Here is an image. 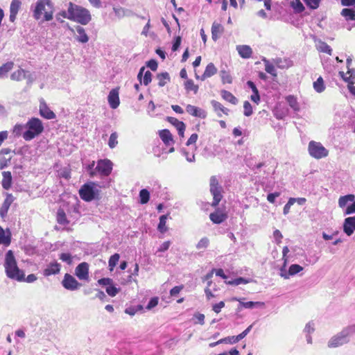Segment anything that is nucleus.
Returning a JSON list of instances; mask_svg holds the SVG:
<instances>
[{"mask_svg": "<svg viewBox=\"0 0 355 355\" xmlns=\"http://www.w3.org/2000/svg\"><path fill=\"white\" fill-rule=\"evenodd\" d=\"M94 165H95V162H94V161H93L87 167V171L91 177H94L97 174V171H96V168H94Z\"/></svg>", "mask_w": 355, "mask_h": 355, "instance_id": "bf43d9fd", "label": "nucleus"}, {"mask_svg": "<svg viewBox=\"0 0 355 355\" xmlns=\"http://www.w3.org/2000/svg\"><path fill=\"white\" fill-rule=\"evenodd\" d=\"M4 267L6 275L9 278L18 282H23L24 280V273L18 268L15 258L11 250H9L6 254Z\"/></svg>", "mask_w": 355, "mask_h": 355, "instance_id": "f03ea898", "label": "nucleus"}, {"mask_svg": "<svg viewBox=\"0 0 355 355\" xmlns=\"http://www.w3.org/2000/svg\"><path fill=\"white\" fill-rule=\"evenodd\" d=\"M220 78H221V80H222V82L223 84L232 83V76L227 71H225L224 70L220 71Z\"/></svg>", "mask_w": 355, "mask_h": 355, "instance_id": "8fccbe9b", "label": "nucleus"}, {"mask_svg": "<svg viewBox=\"0 0 355 355\" xmlns=\"http://www.w3.org/2000/svg\"><path fill=\"white\" fill-rule=\"evenodd\" d=\"M63 287L69 291H75L78 289L82 284L79 283L75 277L69 273H66L62 281Z\"/></svg>", "mask_w": 355, "mask_h": 355, "instance_id": "1a4fd4ad", "label": "nucleus"}, {"mask_svg": "<svg viewBox=\"0 0 355 355\" xmlns=\"http://www.w3.org/2000/svg\"><path fill=\"white\" fill-rule=\"evenodd\" d=\"M3 180H2V187L4 189H9L11 187L12 184V175L11 173L9 171H3L2 173Z\"/></svg>", "mask_w": 355, "mask_h": 355, "instance_id": "c756f323", "label": "nucleus"}, {"mask_svg": "<svg viewBox=\"0 0 355 355\" xmlns=\"http://www.w3.org/2000/svg\"><path fill=\"white\" fill-rule=\"evenodd\" d=\"M306 5L311 9H317L321 0H303Z\"/></svg>", "mask_w": 355, "mask_h": 355, "instance_id": "603ef678", "label": "nucleus"}, {"mask_svg": "<svg viewBox=\"0 0 355 355\" xmlns=\"http://www.w3.org/2000/svg\"><path fill=\"white\" fill-rule=\"evenodd\" d=\"M119 257H120L119 254L117 253H116L110 257V258L109 259V266H110L111 270H112L114 267H115L116 265L117 264V263L119 260Z\"/></svg>", "mask_w": 355, "mask_h": 355, "instance_id": "5fc2aeb1", "label": "nucleus"}, {"mask_svg": "<svg viewBox=\"0 0 355 355\" xmlns=\"http://www.w3.org/2000/svg\"><path fill=\"white\" fill-rule=\"evenodd\" d=\"M236 49L240 56L243 58H249L252 55V49L248 45L237 46Z\"/></svg>", "mask_w": 355, "mask_h": 355, "instance_id": "cd10ccee", "label": "nucleus"}, {"mask_svg": "<svg viewBox=\"0 0 355 355\" xmlns=\"http://www.w3.org/2000/svg\"><path fill=\"white\" fill-rule=\"evenodd\" d=\"M338 232L327 234L326 232L322 233V237L325 241H333V244H338L340 242L337 238Z\"/></svg>", "mask_w": 355, "mask_h": 355, "instance_id": "37998d69", "label": "nucleus"}, {"mask_svg": "<svg viewBox=\"0 0 355 355\" xmlns=\"http://www.w3.org/2000/svg\"><path fill=\"white\" fill-rule=\"evenodd\" d=\"M152 80V73L149 71H146L144 73L143 78V83L144 85H148Z\"/></svg>", "mask_w": 355, "mask_h": 355, "instance_id": "052dcab7", "label": "nucleus"}, {"mask_svg": "<svg viewBox=\"0 0 355 355\" xmlns=\"http://www.w3.org/2000/svg\"><path fill=\"white\" fill-rule=\"evenodd\" d=\"M75 274L80 280H89V264L83 262L77 266L75 270Z\"/></svg>", "mask_w": 355, "mask_h": 355, "instance_id": "9d476101", "label": "nucleus"}, {"mask_svg": "<svg viewBox=\"0 0 355 355\" xmlns=\"http://www.w3.org/2000/svg\"><path fill=\"white\" fill-rule=\"evenodd\" d=\"M11 153L15 154V152L10 148H3L0 150V169H3L8 166L12 159Z\"/></svg>", "mask_w": 355, "mask_h": 355, "instance_id": "9b49d317", "label": "nucleus"}, {"mask_svg": "<svg viewBox=\"0 0 355 355\" xmlns=\"http://www.w3.org/2000/svg\"><path fill=\"white\" fill-rule=\"evenodd\" d=\"M157 79L158 80V85L159 87H164L168 83L170 82V76L167 72H163L157 75Z\"/></svg>", "mask_w": 355, "mask_h": 355, "instance_id": "2f4dec72", "label": "nucleus"}, {"mask_svg": "<svg viewBox=\"0 0 355 355\" xmlns=\"http://www.w3.org/2000/svg\"><path fill=\"white\" fill-rule=\"evenodd\" d=\"M262 61L265 65V70L267 73L271 74L272 76H277V72L275 68L272 64H271L269 60L266 58L262 59Z\"/></svg>", "mask_w": 355, "mask_h": 355, "instance_id": "ea45409f", "label": "nucleus"}, {"mask_svg": "<svg viewBox=\"0 0 355 355\" xmlns=\"http://www.w3.org/2000/svg\"><path fill=\"white\" fill-rule=\"evenodd\" d=\"M60 259L64 262L71 263L72 261L71 256L69 253H62L60 256Z\"/></svg>", "mask_w": 355, "mask_h": 355, "instance_id": "338daca9", "label": "nucleus"}, {"mask_svg": "<svg viewBox=\"0 0 355 355\" xmlns=\"http://www.w3.org/2000/svg\"><path fill=\"white\" fill-rule=\"evenodd\" d=\"M60 271V265L57 262L49 263L47 267L44 270L43 275L45 277H49L52 275H57Z\"/></svg>", "mask_w": 355, "mask_h": 355, "instance_id": "6ab92c4d", "label": "nucleus"}, {"mask_svg": "<svg viewBox=\"0 0 355 355\" xmlns=\"http://www.w3.org/2000/svg\"><path fill=\"white\" fill-rule=\"evenodd\" d=\"M313 88L314 89L318 92L321 93L325 89L324 81L322 77H319L314 83H313Z\"/></svg>", "mask_w": 355, "mask_h": 355, "instance_id": "79ce46f5", "label": "nucleus"}, {"mask_svg": "<svg viewBox=\"0 0 355 355\" xmlns=\"http://www.w3.org/2000/svg\"><path fill=\"white\" fill-rule=\"evenodd\" d=\"M74 34L76 39L80 43H87L89 41V37L85 33V30L80 26H75L74 29L71 30Z\"/></svg>", "mask_w": 355, "mask_h": 355, "instance_id": "4468645a", "label": "nucleus"}, {"mask_svg": "<svg viewBox=\"0 0 355 355\" xmlns=\"http://www.w3.org/2000/svg\"><path fill=\"white\" fill-rule=\"evenodd\" d=\"M108 102L112 109H116L119 105V92L117 89H113L110 92Z\"/></svg>", "mask_w": 355, "mask_h": 355, "instance_id": "a211bd4d", "label": "nucleus"}, {"mask_svg": "<svg viewBox=\"0 0 355 355\" xmlns=\"http://www.w3.org/2000/svg\"><path fill=\"white\" fill-rule=\"evenodd\" d=\"M225 306V302L223 301H220V302L215 304L213 305L212 310L216 313H219L221 311V309Z\"/></svg>", "mask_w": 355, "mask_h": 355, "instance_id": "0e129e2a", "label": "nucleus"}, {"mask_svg": "<svg viewBox=\"0 0 355 355\" xmlns=\"http://www.w3.org/2000/svg\"><path fill=\"white\" fill-rule=\"evenodd\" d=\"M158 304V298L157 297H153L150 300L146 309H151Z\"/></svg>", "mask_w": 355, "mask_h": 355, "instance_id": "774afa93", "label": "nucleus"}, {"mask_svg": "<svg viewBox=\"0 0 355 355\" xmlns=\"http://www.w3.org/2000/svg\"><path fill=\"white\" fill-rule=\"evenodd\" d=\"M40 113L42 116L47 119H53L55 118V114L49 109L44 100L40 101Z\"/></svg>", "mask_w": 355, "mask_h": 355, "instance_id": "2eb2a0df", "label": "nucleus"}, {"mask_svg": "<svg viewBox=\"0 0 355 355\" xmlns=\"http://www.w3.org/2000/svg\"><path fill=\"white\" fill-rule=\"evenodd\" d=\"M112 162L109 159L98 160L96 166L97 173L103 176H108L112 172Z\"/></svg>", "mask_w": 355, "mask_h": 355, "instance_id": "6e6552de", "label": "nucleus"}, {"mask_svg": "<svg viewBox=\"0 0 355 355\" xmlns=\"http://www.w3.org/2000/svg\"><path fill=\"white\" fill-rule=\"evenodd\" d=\"M343 231L348 235H352L355 231V216L347 217L344 220Z\"/></svg>", "mask_w": 355, "mask_h": 355, "instance_id": "ddd939ff", "label": "nucleus"}, {"mask_svg": "<svg viewBox=\"0 0 355 355\" xmlns=\"http://www.w3.org/2000/svg\"><path fill=\"white\" fill-rule=\"evenodd\" d=\"M26 130L23 133V138L26 141H31L39 136L44 130V126L40 119L31 118L25 125Z\"/></svg>", "mask_w": 355, "mask_h": 355, "instance_id": "7ed1b4c3", "label": "nucleus"}, {"mask_svg": "<svg viewBox=\"0 0 355 355\" xmlns=\"http://www.w3.org/2000/svg\"><path fill=\"white\" fill-rule=\"evenodd\" d=\"M21 6L20 0H12L10 6V21L14 22Z\"/></svg>", "mask_w": 355, "mask_h": 355, "instance_id": "f3484780", "label": "nucleus"}, {"mask_svg": "<svg viewBox=\"0 0 355 355\" xmlns=\"http://www.w3.org/2000/svg\"><path fill=\"white\" fill-rule=\"evenodd\" d=\"M185 89L187 91H193L196 94L198 90V86L196 85L192 80H188L184 83Z\"/></svg>", "mask_w": 355, "mask_h": 355, "instance_id": "de8ad7c7", "label": "nucleus"}, {"mask_svg": "<svg viewBox=\"0 0 355 355\" xmlns=\"http://www.w3.org/2000/svg\"><path fill=\"white\" fill-rule=\"evenodd\" d=\"M210 192L213 196L211 205L216 207L223 198V188L219 184L218 180L216 176H211L209 180Z\"/></svg>", "mask_w": 355, "mask_h": 355, "instance_id": "423d86ee", "label": "nucleus"}, {"mask_svg": "<svg viewBox=\"0 0 355 355\" xmlns=\"http://www.w3.org/2000/svg\"><path fill=\"white\" fill-rule=\"evenodd\" d=\"M57 222L63 226H66L69 224V220L67 218L65 212L62 209H59L57 211Z\"/></svg>", "mask_w": 355, "mask_h": 355, "instance_id": "473e14b6", "label": "nucleus"}, {"mask_svg": "<svg viewBox=\"0 0 355 355\" xmlns=\"http://www.w3.org/2000/svg\"><path fill=\"white\" fill-rule=\"evenodd\" d=\"M221 96L226 101L230 102L233 105H236L238 103L237 98L230 92L227 90L221 91Z\"/></svg>", "mask_w": 355, "mask_h": 355, "instance_id": "f704fd0d", "label": "nucleus"}, {"mask_svg": "<svg viewBox=\"0 0 355 355\" xmlns=\"http://www.w3.org/2000/svg\"><path fill=\"white\" fill-rule=\"evenodd\" d=\"M286 101L289 106L295 112L300 110V105L297 101V98L292 95H289L286 97Z\"/></svg>", "mask_w": 355, "mask_h": 355, "instance_id": "58836bf2", "label": "nucleus"}, {"mask_svg": "<svg viewBox=\"0 0 355 355\" xmlns=\"http://www.w3.org/2000/svg\"><path fill=\"white\" fill-rule=\"evenodd\" d=\"M252 327V325H250L246 329H245L243 332H241L238 336H228V337H226L224 338H221V339H220V343L235 344L247 336V334L251 330Z\"/></svg>", "mask_w": 355, "mask_h": 355, "instance_id": "f8f14e48", "label": "nucleus"}, {"mask_svg": "<svg viewBox=\"0 0 355 355\" xmlns=\"http://www.w3.org/2000/svg\"><path fill=\"white\" fill-rule=\"evenodd\" d=\"M186 110L189 114L192 116L202 119L206 117V112L203 110L200 109L194 105H188L186 107Z\"/></svg>", "mask_w": 355, "mask_h": 355, "instance_id": "4be33fe9", "label": "nucleus"}, {"mask_svg": "<svg viewBox=\"0 0 355 355\" xmlns=\"http://www.w3.org/2000/svg\"><path fill=\"white\" fill-rule=\"evenodd\" d=\"M343 333L346 336V337L353 334L355 333V324L350 325L343 330Z\"/></svg>", "mask_w": 355, "mask_h": 355, "instance_id": "e2e57ef3", "label": "nucleus"}, {"mask_svg": "<svg viewBox=\"0 0 355 355\" xmlns=\"http://www.w3.org/2000/svg\"><path fill=\"white\" fill-rule=\"evenodd\" d=\"M341 15L346 20H355V10L352 8H344L341 12Z\"/></svg>", "mask_w": 355, "mask_h": 355, "instance_id": "a19ab883", "label": "nucleus"}, {"mask_svg": "<svg viewBox=\"0 0 355 355\" xmlns=\"http://www.w3.org/2000/svg\"><path fill=\"white\" fill-rule=\"evenodd\" d=\"M289 3L291 7H292L297 13L302 12L305 9L300 0H290Z\"/></svg>", "mask_w": 355, "mask_h": 355, "instance_id": "e433bc0d", "label": "nucleus"}, {"mask_svg": "<svg viewBox=\"0 0 355 355\" xmlns=\"http://www.w3.org/2000/svg\"><path fill=\"white\" fill-rule=\"evenodd\" d=\"M342 77H343L344 80L351 83H355V69H349V70L347 72V74L349 75L348 77H344V73L340 72Z\"/></svg>", "mask_w": 355, "mask_h": 355, "instance_id": "a18cd8bd", "label": "nucleus"}, {"mask_svg": "<svg viewBox=\"0 0 355 355\" xmlns=\"http://www.w3.org/2000/svg\"><path fill=\"white\" fill-rule=\"evenodd\" d=\"M210 220L216 224L223 223L227 218V215L220 210H216L209 215Z\"/></svg>", "mask_w": 355, "mask_h": 355, "instance_id": "5701e85b", "label": "nucleus"}, {"mask_svg": "<svg viewBox=\"0 0 355 355\" xmlns=\"http://www.w3.org/2000/svg\"><path fill=\"white\" fill-rule=\"evenodd\" d=\"M184 288V286L183 285H181V286H176L175 287H173L171 291H170V295L171 296H176L178 295L180 292Z\"/></svg>", "mask_w": 355, "mask_h": 355, "instance_id": "69168bd1", "label": "nucleus"}, {"mask_svg": "<svg viewBox=\"0 0 355 355\" xmlns=\"http://www.w3.org/2000/svg\"><path fill=\"white\" fill-rule=\"evenodd\" d=\"M234 300L238 301L239 302L240 305L241 306V307L245 308V309H252L255 305L261 306H264V302H245L241 301V299H237V298H234Z\"/></svg>", "mask_w": 355, "mask_h": 355, "instance_id": "4c0bfd02", "label": "nucleus"}, {"mask_svg": "<svg viewBox=\"0 0 355 355\" xmlns=\"http://www.w3.org/2000/svg\"><path fill=\"white\" fill-rule=\"evenodd\" d=\"M177 130L178 131V135L180 137H184V133L185 130V125L182 121H177Z\"/></svg>", "mask_w": 355, "mask_h": 355, "instance_id": "680f3d73", "label": "nucleus"}, {"mask_svg": "<svg viewBox=\"0 0 355 355\" xmlns=\"http://www.w3.org/2000/svg\"><path fill=\"white\" fill-rule=\"evenodd\" d=\"M317 49L322 53H326L331 55L332 49L326 42L319 40L316 44Z\"/></svg>", "mask_w": 355, "mask_h": 355, "instance_id": "72a5a7b5", "label": "nucleus"}, {"mask_svg": "<svg viewBox=\"0 0 355 355\" xmlns=\"http://www.w3.org/2000/svg\"><path fill=\"white\" fill-rule=\"evenodd\" d=\"M347 342V337L342 331L338 335L331 338L328 343L329 347H336Z\"/></svg>", "mask_w": 355, "mask_h": 355, "instance_id": "dca6fc26", "label": "nucleus"}, {"mask_svg": "<svg viewBox=\"0 0 355 355\" xmlns=\"http://www.w3.org/2000/svg\"><path fill=\"white\" fill-rule=\"evenodd\" d=\"M223 32V28L220 24L214 22L211 26V37L216 41L221 35Z\"/></svg>", "mask_w": 355, "mask_h": 355, "instance_id": "bb28decb", "label": "nucleus"}, {"mask_svg": "<svg viewBox=\"0 0 355 355\" xmlns=\"http://www.w3.org/2000/svg\"><path fill=\"white\" fill-rule=\"evenodd\" d=\"M139 198L141 204H146L150 199V193L146 189H143L139 191Z\"/></svg>", "mask_w": 355, "mask_h": 355, "instance_id": "c03bdc74", "label": "nucleus"}, {"mask_svg": "<svg viewBox=\"0 0 355 355\" xmlns=\"http://www.w3.org/2000/svg\"><path fill=\"white\" fill-rule=\"evenodd\" d=\"M355 214V199L350 205H349L346 207V209H345L343 210V214L345 216L350 215V214Z\"/></svg>", "mask_w": 355, "mask_h": 355, "instance_id": "13d9d810", "label": "nucleus"}, {"mask_svg": "<svg viewBox=\"0 0 355 355\" xmlns=\"http://www.w3.org/2000/svg\"><path fill=\"white\" fill-rule=\"evenodd\" d=\"M302 267L297 264H293L290 266L288 270V275H294L298 272H300L301 270H302Z\"/></svg>", "mask_w": 355, "mask_h": 355, "instance_id": "4d7b16f0", "label": "nucleus"}, {"mask_svg": "<svg viewBox=\"0 0 355 355\" xmlns=\"http://www.w3.org/2000/svg\"><path fill=\"white\" fill-rule=\"evenodd\" d=\"M26 73H28V71L19 68L11 73L10 79L14 81H21L26 79Z\"/></svg>", "mask_w": 355, "mask_h": 355, "instance_id": "c85d7f7f", "label": "nucleus"}, {"mask_svg": "<svg viewBox=\"0 0 355 355\" xmlns=\"http://www.w3.org/2000/svg\"><path fill=\"white\" fill-rule=\"evenodd\" d=\"M118 135L116 132H112L110 135V137L109 138L108 141V146L111 148H114L118 144L117 141Z\"/></svg>", "mask_w": 355, "mask_h": 355, "instance_id": "3c124183", "label": "nucleus"}, {"mask_svg": "<svg viewBox=\"0 0 355 355\" xmlns=\"http://www.w3.org/2000/svg\"><path fill=\"white\" fill-rule=\"evenodd\" d=\"M24 129H26L25 125L16 124L13 128L12 134L17 137L23 136V133L25 131Z\"/></svg>", "mask_w": 355, "mask_h": 355, "instance_id": "09e8293b", "label": "nucleus"}, {"mask_svg": "<svg viewBox=\"0 0 355 355\" xmlns=\"http://www.w3.org/2000/svg\"><path fill=\"white\" fill-rule=\"evenodd\" d=\"M10 232L8 230L5 231L0 226V244H10Z\"/></svg>", "mask_w": 355, "mask_h": 355, "instance_id": "7c9ffc66", "label": "nucleus"}, {"mask_svg": "<svg viewBox=\"0 0 355 355\" xmlns=\"http://www.w3.org/2000/svg\"><path fill=\"white\" fill-rule=\"evenodd\" d=\"M159 135L162 140V141L166 145V146H171L174 144V141L173 139V136L170 131L167 129H164L162 130H160L159 132Z\"/></svg>", "mask_w": 355, "mask_h": 355, "instance_id": "b1692460", "label": "nucleus"}, {"mask_svg": "<svg viewBox=\"0 0 355 355\" xmlns=\"http://www.w3.org/2000/svg\"><path fill=\"white\" fill-rule=\"evenodd\" d=\"M99 194V190L94 182H89L83 184L79 190L80 198L86 201L90 202L96 198Z\"/></svg>", "mask_w": 355, "mask_h": 355, "instance_id": "39448f33", "label": "nucleus"}, {"mask_svg": "<svg viewBox=\"0 0 355 355\" xmlns=\"http://www.w3.org/2000/svg\"><path fill=\"white\" fill-rule=\"evenodd\" d=\"M167 219V215H162L159 217V222L157 226V229L160 232H164L166 231V222Z\"/></svg>", "mask_w": 355, "mask_h": 355, "instance_id": "49530a36", "label": "nucleus"}, {"mask_svg": "<svg viewBox=\"0 0 355 355\" xmlns=\"http://www.w3.org/2000/svg\"><path fill=\"white\" fill-rule=\"evenodd\" d=\"M14 62H8L0 67V78L6 76L7 73L13 68Z\"/></svg>", "mask_w": 355, "mask_h": 355, "instance_id": "c9c22d12", "label": "nucleus"}, {"mask_svg": "<svg viewBox=\"0 0 355 355\" xmlns=\"http://www.w3.org/2000/svg\"><path fill=\"white\" fill-rule=\"evenodd\" d=\"M211 104L214 107V111L217 112L218 116H222L220 112L225 115H228L230 110L227 108L225 107L220 103L213 100L211 101Z\"/></svg>", "mask_w": 355, "mask_h": 355, "instance_id": "a878e982", "label": "nucleus"}, {"mask_svg": "<svg viewBox=\"0 0 355 355\" xmlns=\"http://www.w3.org/2000/svg\"><path fill=\"white\" fill-rule=\"evenodd\" d=\"M119 291L120 288H117L112 284L106 288V293L111 297L116 296Z\"/></svg>", "mask_w": 355, "mask_h": 355, "instance_id": "6e6d98bb", "label": "nucleus"}, {"mask_svg": "<svg viewBox=\"0 0 355 355\" xmlns=\"http://www.w3.org/2000/svg\"><path fill=\"white\" fill-rule=\"evenodd\" d=\"M13 196L12 194H7L6 199L2 205V207L0 209V215L2 217H4L10 208V206L13 202Z\"/></svg>", "mask_w": 355, "mask_h": 355, "instance_id": "393cba45", "label": "nucleus"}, {"mask_svg": "<svg viewBox=\"0 0 355 355\" xmlns=\"http://www.w3.org/2000/svg\"><path fill=\"white\" fill-rule=\"evenodd\" d=\"M354 200H355V196L354 194H347L340 196L338 199V204L339 207L344 210Z\"/></svg>", "mask_w": 355, "mask_h": 355, "instance_id": "aec40b11", "label": "nucleus"}, {"mask_svg": "<svg viewBox=\"0 0 355 355\" xmlns=\"http://www.w3.org/2000/svg\"><path fill=\"white\" fill-rule=\"evenodd\" d=\"M64 17L77 21L83 25L87 24L92 19L89 11L80 6L70 2Z\"/></svg>", "mask_w": 355, "mask_h": 355, "instance_id": "f257e3e1", "label": "nucleus"}, {"mask_svg": "<svg viewBox=\"0 0 355 355\" xmlns=\"http://www.w3.org/2000/svg\"><path fill=\"white\" fill-rule=\"evenodd\" d=\"M243 109H244L243 114L245 116H250L252 114V113H253L252 107L248 101H246L243 103Z\"/></svg>", "mask_w": 355, "mask_h": 355, "instance_id": "864d4df0", "label": "nucleus"}, {"mask_svg": "<svg viewBox=\"0 0 355 355\" xmlns=\"http://www.w3.org/2000/svg\"><path fill=\"white\" fill-rule=\"evenodd\" d=\"M216 72H217V68L214 66V64L213 63L210 62L207 65L203 74L200 77V80H205V79L210 78L212 76H214V74H216ZM196 78H200V77L197 75H196Z\"/></svg>", "mask_w": 355, "mask_h": 355, "instance_id": "412c9836", "label": "nucleus"}, {"mask_svg": "<svg viewBox=\"0 0 355 355\" xmlns=\"http://www.w3.org/2000/svg\"><path fill=\"white\" fill-rule=\"evenodd\" d=\"M44 14V20L50 21L53 19V6L50 0H38L33 10V17L40 19Z\"/></svg>", "mask_w": 355, "mask_h": 355, "instance_id": "20e7f679", "label": "nucleus"}, {"mask_svg": "<svg viewBox=\"0 0 355 355\" xmlns=\"http://www.w3.org/2000/svg\"><path fill=\"white\" fill-rule=\"evenodd\" d=\"M308 150L310 155L318 159L326 157L329 154L328 150L321 143L314 141L309 142Z\"/></svg>", "mask_w": 355, "mask_h": 355, "instance_id": "0eeeda50", "label": "nucleus"}]
</instances>
